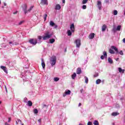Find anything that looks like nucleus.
<instances>
[{
	"label": "nucleus",
	"mask_w": 125,
	"mask_h": 125,
	"mask_svg": "<svg viewBox=\"0 0 125 125\" xmlns=\"http://www.w3.org/2000/svg\"><path fill=\"white\" fill-rule=\"evenodd\" d=\"M54 25H55V23L53 21H50V26H51V27H53Z\"/></svg>",
	"instance_id": "obj_23"
},
{
	"label": "nucleus",
	"mask_w": 125,
	"mask_h": 125,
	"mask_svg": "<svg viewBox=\"0 0 125 125\" xmlns=\"http://www.w3.org/2000/svg\"><path fill=\"white\" fill-rule=\"evenodd\" d=\"M41 4L48 5V2L47 0H41Z\"/></svg>",
	"instance_id": "obj_8"
},
{
	"label": "nucleus",
	"mask_w": 125,
	"mask_h": 125,
	"mask_svg": "<svg viewBox=\"0 0 125 125\" xmlns=\"http://www.w3.org/2000/svg\"><path fill=\"white\" fill-rule=\"evenodd\" d=\"M116 61H119V58H117L115 59Z\"/></svg>",
	"instance_id": "obj_51"
},
{
	"label": "nucleus",
	"mask_w": 125,
	"mask_h": 125,
	"mask_svg": "<svg viewBox=\"0 0 125 125\" xmlns=\"http://www.w3.org/2000/svg\"><path fill=\"white\" fill-rule=\"evenodd\" d=\"M34 114H38L39 113V111H38V109H34Z\"/></svg>",
	"instance_id": "obj_35"
},
{
	"label": "nucleus",
	"mask_w": 125,
	"mask_h": 125,
	"mask_svg": "<svg viewBox=\"0 0 125 125\" xmlns=\"http://www.w3.org/2000/svg\"><path fill=\"white\" fill-rule=\"evenodd\" d=\"M97 6L100 10H101V7L102 6V3H101V1H98L97 2Z\"/></svg>",
	"instance_id": "obj_9"
},
{
	"label": "nucleus",
	"mask_w": 125,
	"mask_h": 125,
	"mask_svg": "<svg viewBox=\"0 0 125 125\" xmlns=\"http://www.w3.org/2000/svg\"><path fill=\"white\" fill-rule=\"evenodd\" d=\"M14 14H17V11L14 12Z\"/></svg>",
	"instance_id": "obj_54"
},
{
	"label": "nucleus",
	"mask_w": 125,
	"mask_h": 125,
	"mask_svg": "<svg viewBox=\"0 0 125 125\" xmlns=\"http://www.w3.org/2000/svg\"><path fill=\"white\" fill-rule=\"evenodd\" d=\"M98 76V74L97 73L94 75V77H95V78H96Z\"/></svg>",
	"instance_id": "obj_44"
},
{
	"label": "nucleus",
	"mask_w": 125,
	"mask_h": 125,
	"mask_svg": "<svg viewBox=\"0 0 125 125\" xmlns=\"http://www.w3.org/2000/svg\"><path fill=\"white\" fill-rule=\"evenodd\" d=\"M54 42H55V39H50V43H53Z\"/></svg>",
	"instance_id": "obj_24"
},
{
	"label": "nucleus",
	"mask_w": 125,
	"mask_h": 125,
	"mask_svg": "<svg viewBox=\"0 0 125 125\" xmlns=\"http://www.w3.org/2000/svg\"><path fill=\"white\" fill-rule=\"evenodd\" d=\"M34 8V6H31L29 9L27 10V12L28 11V12H30V11H31V10H32V9H33V8Z\"/></svg>",
	"instance_id": "obj_31"
},
{
	"label": "nucleus",
	"mask_w": 125,
	"mask_h": 125,
	"mask_svg": "<svg viewBox=\"0 0 125 125\" xmlns=\"http://www.w3.org/2000/svg\"><path fill=\"white\" fill-rule=\"evenodd\" d=\"M113 14L114 15H118V11L116 10L113 11Z\"/></svg>",
	"instance_id": "obj_32"
},
{
	"label": "nucleus",
	"mask_w": 125,
	"mask_h": 125,
	"mask_svg": "<svg viewBox=\"0 0 125 125\" xmlns=\"http://www.w3.org/2000/svg\"><path fill=\"white\" fill-rule=\"evenodd\" d=\"M42 66L43 68V69H44L45 68V63H44V61H43V59H42Z\"/></svg>",
	"instance_id": "obj_16"
},
{
	"label": "nucleus",
	"mask_w": 125,
	"mask_h": 125,
	"mask_svg": "<svg viewBox=\"0 0 125 125\" xmlns=\"http://www.w3.org/2000/svg\"><path fill=\"white\" fill-rule=\"evenodd\" d=\"M76 77H77V74H76V73H74L71 75V77H72V80H75V79H76Z\"/></svg>",
	"instance_id": "obj_20"
},
{
	"label": "nucleus",
	"mask_w": 125,
	"mask_h": 125,
	"mask_svg": "<svg viewBox=\"0 0 125 125\" xmlns=\"http://www.w3.org/2000/svg\"><path fill=\"white\" fill-rule=\"evenodd\" d=\"M108 63H109L110 64H113V60H112L111 58H108Z\"/></svg>",
	"instance_id": "obj_22"
},
{
	"label": "nucleus",
	"mask_w": 125,
	"mask_h": 125,
	"mask_svg": "<svg viewBox=\"0 0 125 125\" xmlns=\"http://www.w3.org/2000/svg\"><path fill=\"white\" fill-rule=\"evenodd\" d=\"M84 79H85V83H88V78H87L86 76H85Z\"/></svg>",
	"instance_id": "obj_25"
},
{
	"label": "nucleus",
	"mask_w": 125,
	"mask_h": 125,
	"mask_svg": "<svg viewBox=\"0 0 125 125\" xmlns=\"http://www.w3.org/2000/svg\"><path fill=\"white\" fill-rule=\"evenodd\" d=\"M52 36H53V33H51L49 31H47L44 33V36L42 37V39L43 41H46V40L50 39Z\"/></svg>",
	"instance_id": "obj_1"
},
{
	"label": "nucleus",
	"mask_w": 125,
	"mask_h": 125,
	"mask_svg": "<svg viewBox=\"0 0 125 125\" xmlns=\"http://www.w3.org/2000/svg\"><path fill=\"white\" fill-rule=\"evenodd\" d=\"M50 63L52 66L53 67L55 64H56V57H52L50 60Z\"/></svg>",
	"instance_id": "obj_3"
},
{
	"label": "nucleus",
	"mask_w": 125,
	"mask_h": 125,
	"mask_svg": "<svg viewBox=\"0 0 125 125\" xmlns=\"http://www.w3.org/2000/svg\"><path fill=\"white\" fill-rule=\"evenodd\" d=\"M70 30L72 33L75 32V25H74V24H72L70 25Z\"/></svg>",
	"instance_id": "obj_12"
},
{
	"label": "nucleus",
	"mask_w": 125,
	"mask_h": 125,
	"mask_svg": "<svg viewBox=\"0 0 125 125\" xmlns=\"http://www.w3.org/2000/svg\"><path fill=\"white\" fill-rule=\"evenodd\" d=\"M16 125H18V122L17 121H16Z\"/></svg>",
	"instance_id": "obj_57"
},
{
	"label": "nucleus",
	"mask_w": 125,
	"mask_h": 125,
	"mask_svg": "<svg viewBox=\"0 0 125 125\" xmlns=\"http://www.w3.org/2000/svg\"><path fill=\"white\" fill-rule=\"evenodd\" d=\"M95 35V34L94 33L90 34L89 36V39H90V40H92V39L94 38Z\"/></svg>",
	"instance_id": "obj_19"
},
{
	"label": "nucleus",
	"mask_w": 125,
	"mask_h": 125,
	"mask_svg": "<svg viewBox=\"0 0 125 125\" xmlns=\"http://www.w3.org/2000/svg\"><path fill=\"white\" fill-rule=\"evenodd\" d=\"M9 44H10L11 46H13V45H14V42H9Z\"/></svg>",
	"instance_id": "obj_33"
},
{
	"label": "nucleus",
	"mask_w": 125,
	"mask_h": 125,
	"mask_svg": "<svg viewBox=\"0 0 125 125\" xmlns=\"http://www.w3.org/2000/svg\"><path fill=\"white\" fill-rule=\"evenodd\" d=\"M4 87H5V90H6V92H7V88H6V86L5 85Z\"/></svg>",
	"instance_id": "obj_46"
},
{
	"label": "nucleus",
	"mask_w": 125,
	"mask_h": 125,
	"mask_svg": "<svg viewBox=\"0 0 125 125\" xmlns=\"http://www.w3.org/2000/svg\"><path fill=\"white\" fill-rule=\"evenodd\" d=\"M118 115H119V113L118 112H113L112 113V116L114 117H116V116H118Z\"/></svg>",
	"instance_id": "obj_26"
},
{
	"label": "nucleus",
	"mask_w": 125,
	"mask_h": 125,
	"mask_svg": "<svg viewBox=\"0 0 125 125\" xmlns=\"http://www.w3.org/2000/svg\"><path fill=\"white\" fill-rule=\"evenodd\" d=\"M62 3H65V0H62Z\"/></svg>",
	"instance_id": "obj_55"
},
{
	"label": "nucleus",
	"mask_w": 125,
	"mask_h": 125,
	"mask_svg": "<svg viewBox=\"0 0 125 125\" xmlns=\"http://www.w3.org/2000/svg\"><path fill=\"white\" fill-rule=\"evenodd\" d=\"M121 27V25H118L116 28L114 27H113V31L114 32L117 31H120Z\"/></svg>",
	"instance_id": "obj_10"
},
{
	"label": "nucleus",
	"mask_w": 125,
	"mask_h": 125,
	"mask_svg": "<svg viewBox=\"0 0 125 125\" xmlns=\"http://www.w3.org/2000/svg\"><path fill=\"white\" fill-rule=\"evenodd\" d=\"M79 125H83L82 124H79Z\"/></svg>",
	"instance_id": "obj_60"
},
{
	"label": "nucleus",
	"mask_w": 125,
	"mask_h": 125,
	"mask_svg": "<svg viewBox=\"0 0 125 125\" xmlns=\"http://www.w3.org/2000/svg\"><path fill=\"white\" fill-rule=\"evenodd\" d=\"M0 103H1V102H0Z\"/></svg>",
	"instance_id": "obj_64"
},
{
	"label": "nucleus",
	"mask_w": 125,
	"mask_h": 125,
	"mask_svg": "<svg viewBox=\"0 0 125 125\" xmlns=\"http://www.w3.org/2000/svg\"><path fill=\"white\" fill-rule=\"evenodd\" d=\"M55 9H56V10H60V9H61V6L60 5V4H57L55 6Z\"/></svg>",
	"instance_id": "obj_13"
},
{
	"label": "nucleus",
	"mask_w": 125,
	"mask_h": 125,
	"mask_svg": "<svg viewBox=\"0 0 125 125\" xmlns=\"http://www.w3.org/2000/svg\"><path fill=\"white\" fill-rule=\"evenodd\" d=\"M124 15H125V11H124Z\"/></svg>",
	"instance_id": "obj_61"
},
{
	"label": "nucleus",
	"mask_w": 125,
	"mask_h": 125,
	"mask_svg": "<svg viewBox=\"0 0 125 125\" xmlns=\"http://www.w3.org/2000/svg\"><path fill=\"white\" fill-rule=\"evenodd\" d=\"M22 9L24 12V14H27V13H28V11H27V4H24L22 6Z\"/></svg>",
	"instance_id": "obj_6"
},
{
	"label": "nucleus",
	"mask_w": 125,
	"mask_h": 125,
	"mask_svg": "<svg viewBox=\"0 0 125 125\" xmlns=\"http://www.w3.org/2000/svg\"><path fill=\"white\" fill-rule=\"evenodd\" d=\"M29 42L33 45H36V44H37V43H38V42L36 39H33L30 40Z\"/></svg>",
	"instance_id": "obj_5"
},
{
	"label": "nucleus",
	"mask_w": 125,
	"mask_h": 125,
	"mask_svg": "<svg viewBox=\"0 0 125 125\" xmlns=\"http://www.w3.org/2000/svg\"><path fill=\"white\" fill-rule=\"evenodd\" d=\"M47 17V15L46 14H45L44 15V20L45 21L46 20V18Z\"/></svg>",
	"instance_id": "obj_36"
},
{
	"label": "nucleus",
	"mask_w": 125,
	"mask_h": 125,
	"mask_svg": "<svg viewBox=\"0 0 125 125\" xmlns=\"http://www.w3.org/2000/svg\"><path fill=\"white\" fill-rule=\"evenodd\" d=\"M105 2H106V3H108L109 2V0H105Z\"/></svg>",
	"instance_id": "obj_45"
},
{
	"label": "nucleus",
	"mask_w": 125,
	"mask_h": 125,
	"mask_svg": "<svg viewBox=\"0 0 125 125\" xmlns=\"http://www.w3.org/2000/svg\"><path fill=\"white\" fill-rule=\"evenodd\" d=\"M42 37L38 36V39L39 40V41H41L42 40Z\"/></svg>",
	"instance_id": "obj_41"
},
{
	"label": "nucleus",
	"mask_w": 125,
	"mask_h": 125,
	"mask_svg": "<svg viewBox=\"0 0 125 125\" xmlns=\"http://www.w3.org/2000/svg\"><path fill=\"white\" fill-rule=\"evenodd\" d=\"M119 54H120V55H124V53L123 52V51H120L119 52Z\"/></svg>",
	"instance_id": "obj_39"
},
{
	"label": "nucleus",
	"mask_w": 125,
	"mask_h": 125,
	"mask_svg": "<svg viewBox=\"0 0 125 125\" xmlns=\"http://www.w3.org/2000/svg\"><path fill=\"white\" fill-rule=\"evenodd\" d=\"M82 8H83V9H86V5H83L82 6Z\"/></svg>",
	"instance_id": "obj_38"
},
{
	"label": "nucleus",
	"mask_w": 125,
	"mask_h": 125,
	"mask_svg": "<svg viewBox=\"0 0 125 125\" xmlns=\"http://www.w3.org/2000/svg\"><path fill=\"white\" fill-rule=\"evenodd\" d=\"M123 42H124V43H125V38H124V39H123Z\"/></svg>",
	"instance_id": "obj_53"
},
{
	"label": "nucleus",
	"mask_w": 125,
	"mask_h": 125,
	"mask_svg": "<svg viewBox=\"0 0 125 125\" xmlns=\"http://www.w3.org/2000/svg\"><path fill=\"white\" fill-rule=\"evenodd\" d=\"M17 121H18V123L20 122L21 124L22 122L21 121V120L20 119H18Z\"/></svg>",
	"instance_id": "obj_43"
},
{
	"label": "nucleus",
	"mask_w": 125,
	"mask_h": 125,
	"mask_svg": "<svg viewBox=\"0 0 125 125\" xmlns=\"http://www.w3.org/2000/svg\"><path fill=\"white\" fill-rule=\"evenodd\" d=\"M11 121V119H10V118H8V123L10 122Z\"/></svg>",
	"instance_id": "obj_47"
},
{
	"label": "nucleus",
	"mask_w": 125,
	"mask_h": 125,
	"mask_svg": "<svg viewBox=\"0 0 125 125\" xmlns=\"http://www.w3.org/2000/svg\"><path fill=\"white\" fill-rule=\"evenodd\" d=\"M76 73L77 75H80V74H82V69H81V68H77Z\"/></svg>",
	"instance_id": "obj_18"
},
{
	"label": "nucleus",
	"mask_w": 125,
	"mask_h": 125,
	"mask_svg": "<svg viewBox=\"0 0 125 125\" xmlns=\"http://www.w3.org/2000/svg\"><path fill=\"white\" fill-rule=\"evenodd\" d=\"M43 106H44V107H46V105L44 104Z\"/></svg>",
	"instance_id": "obj_59"
},
{
	"label": "nucleus",
	"mask_w": 125,
	"mask_h": 125,
	"mask_svg": "<svg viewBox=\"0 0 125 125\" xmlns=\"http://www.w3.org/2000/svg\"><path fill=\"white\" fill-rule=\"evenodd\" d=\"M23 101H24V103L28 102V99H27V98H24Z\"/></svg>",
	"instance_id": "obj_37"
},
{
	"label": "nucleus",
	"mask_w": 125,
	"mask_h": 125,
	"mask_svg": "<svg viewBox=\"0 0 125 125\" xmlns=\"http://www.w3.org/2000/svg\"><path fill=\"white\" fill-rule=\"evenodd\" d=\"M80 91H81V93H83V89H81V90H80Z\"/></svg>",
	"instance_id": "obj_52"
},
{
	"label": "nucleus",
	"mask_w": 125,
	"mask_h": 125,
	"mask_svg": "<svg viewBox=\"0 0 125 125\" xmlns=\"http://www.w3.org/2000/svg\"><path fill=\"white\" fill-rule=\"evenodd\" d=\"M54 29H56L57 28H58V26L57 24H55L54 25Z\"/></svg>",
	"instance_id": "obj_40"
},
{
	"label": "nucleus",
	"mask_w": 125,
	"mask_h": 125,
	"mask_svg": "<svg viewBox=\"0 0 125 125\" xmlns=\"http://www.w3.org/2000/svg\"><path fill=\"white\" fill-rule=\"evenodd\" d=\"M118 69V72H119L120 74H124V73H125V69H123L121 67H119Z\"/></svg>",
	"instance_id": "obj_15"
},
{
	"label": "nucleus",
	"mask_w": 125,
	"mask_h": 125,
	"mask_svg": "<svg viewBox=\"0 0 125 125\" xmlns=\"http://www.w3.org/2000/svg\"><path fill=\"white\" fill-rule=\"evenodd\" d=\"M54 82H58V81H59V78H58L57 77H55L54 78Z\"/></svg>",
	"instance_id": "obj_34"
},
{
	"label": "nucleus",
	"mask_w": 125,
	"mask_h": 125,
	"mask_svg": "<svg viewBox=\"0 0 125 125\" xmlns=\"http://www.w3.org/2000/svg\"><path fill=\"white\" fill-rule=\"evenodd\" d=\"M74 43L76 44V47L79 48L81 46V40L76 39L74 42Z\"/></svg>",
	"instance_id": "obj_4"
},
{
	"label": "nucleus",
	"mask_w": 125,
	"mask_h": 125,
	"mask_svg": "<svg viewBox=\"0 0 125 125\" xmlns=\"http://www.w3.org/2000/svg\"><path fill=\"white\" fill-rule=\"evenodd\" d=\"M103 54H104V56L102 55L101 57V59H102V60H103L104 58H107V52H106V51H104Z\"/></svg>",
	"instance_id": "obj_7"
},
{
	"label": "nucleus",
	"mask_w": 125,
	"mask_h": 125,
	"mask_svg": "<svg viewBox=\"0 0 125 125\" xmlns=\"http://www.w3.org/2000/svg\"><path fill=\"white\" fill-rule=\"evenodd\" d=\"M106 28H107V26L106 25V24L103 25L102 27V32H105V31H106Z\"/></svg>",
	"instance_id": "obj_17"
},
{
	"label": "nucleus",
	"mask_w": 125,
	"mask_h": 125,
	"mask_svg": "<svg viewBox=\"0 0 125 125\" xmlns=\"http://www.w3.org/2000/svg\"><path fill=\"white\" fill-rule=\"evenodd\" d=\"M113 49H114L116 52H119V50L118 48H117V47L115 46H112L111 49H109V53H111V54H114V53H115V51H114Z\"/></svg>",
	"instance_id": "obj_2"
},
{
	"label": "nucleus",
	"mask_w": 125,
	"mask_h": 125,
	"mask_svg": "<svg viewBox=\"0 0 125 125\" xmlns=\"http://www.w3.org/2000/svg\"><path fill=\"white\" fill-rule=\"evenodd\" d=\"M67 35H68V36H69L72 35V32H71V30H68L67 31Z\"/></svg>",
	"instance_id": "obj_28"
},
{
	"label": "nucleus",
	"mask_w": 125,
	"mask_h": 125,
	"mask_svg": "<svg viewBox=\"0 0 125 125\" xmlns=\"http://www.w3.org/2000/svg\"><path fill=\"white\" fill-rule=\"evenodd\" d=\"M79 107H81L82 106V104L80 103L78 105Z\"/></svg>",
	"instance_id": "obj_50"
},
{
	"label": "nucleus",
	"mask_w": 125,
	"mask_h": 125,
	"mask_svg": "<svg viewBox=\"0 0 125 125\" xmlns=\"http://www.w3.org/2000/svg\"><path fill=\"white\" fill-rule=\"evenodd\" d=\"M70 94H71V91H70L69 90H68L67 91H65V94H63V97H65L66 95H70Z\"/></svg>",
	"instance_id": "obj_11"
},
{
	"label": "nucleus",
	"mask_w": 125,
	"mask_h": 125,
	"mask_svg": "<svg viewBox=\"0 0 125 125\" xmlns=\"http://www.w3.org/2000/svg\"><path fill=\"white\" fill-rule=\"evenodd\" d=\"M88 0H83L82 1V4H85L86 3H87Z\"/></svg>",
	"instance_id": "obj_29"
},
{
	"label": "nucleus",
	"mask_w": 125,
	"mask_h": 125,
	"mask_svg": "<svg viewBox=\"0 0 125 125\" xmlns=\"http://www.w3.org/2000/svg\"><path fill=\"white\" fill-rule=\"evenodd\" d=\"M0 68L2 69V70L6 73V74H7V68L4 66H1Z\"/></svg>",
	"instance_id": "obj_14"
},
{
	"label": "nucleus",
	"mask_w": 125,
	"mask_h": 125,
	"mask_svg": "<svg viewBox=\"0 0 125 125\" xmlns=\"http://www.w3.org/2000/svg\"><path fill=\"white\" fill-rule=\"evenodd\" d=\"M0 3H1V2L0 1Z\"/></svg>",
	"instance_id": "obj_62"
},
{
	"label": "nucleus",
	"mask_w": 125,
	"mask_h": 125,
	"mask_svg": "<svg viewBox=\"0 0 125 125\" xmlns=\"http://www.w3.org/2000/svg\"><path fill=\"white\" fill-rule=\"evenodd\" d=\"M21 125H24V124H21Z\"/></svg>",
	"instance_id": "obj_63"
},
{
	"label": "nucleus",
	"mask_w": 125,
	"mask_h": 125,
	"mask_svg": "<svg viewBox=\"0 0 125 125\" xmlns=\"http://www.w3.org/2000/svg\"><path fill=\"white\" fill-rule=\"evenodd\" d=\"M23 23V21H21V22H19V25H21V24H22Z\"/></svg>",
	"instance_id": "obj_49"
},
{
	"label": "nucleus",
	"mask_w": 125,
	"mask_h": 125,
	"mask_svg": "<svg viewBox=\"0 0 125 125\" xmlns=\"http://www.w3.org/2000/svg\"><path fill=\"white\" fill-rule=\"evenodd\" d=\"M92 125V123H91V122H88L87 123V125Z\"/></svg>",
	"instance_id": "obj_42"
},
{
	"label": "nucleus",
	"mask_w": 125,
	"mask_h": 125,
	"mask_svg": "<svg viewBox=\"0 0 125 125\" xmlns=\"http://www.w3.org/2000/svg\"><path fill=\"white\" fill-rule=\"evenodd\" d=\"M4 6H6V3H4Z\"/></svg>",
	"instance_id": "obj_56"
},
{
	"label": "nucleus",
	"mask_w": 125,
	"mask_h": 125,
	"mask_svg": "<svg viewBox=\"0 0 125 125\" xmlns=\"http://www.w3.org/2000/svg\"><path fill=\"white\" fill-rule=\"evenodd\" d=\"M94 125H99V123H98V121L95 120L94 121Z\"/></svg>",
	"instance_id": "obj_30"
},
{
	"label": "nucleus",
	"mask_w": 125,
	"mask_h": 125,
	"mask_svg": "<svg viewBox=\"0 0 125 125\" xmlns=\"http://www.w3.org/2000/svg\"><path fill=\"white\" fill-rule=\"evenodd\" d=\"M15 45H17V43H15Z\"/></svg>",
	"instance_id": "obj_58"
},
{
	"label": "nucleus",
	"mask_w": 125,
	"mask_h": 125,
	"mask_svg": "<svg viewBox=\"0 0 125 125\" xmlns=\"http://www.w3.org/2000/svg\"><path fill=\"white\" fill-rule=\"evenodd\" d=\"M27 105L29 107H31L33 105V103H32V102L31 101H28L27 102Z\"/></svg>",
	"instance_id": "obj_21"
},
{
	"label": "nucleus",
	"mask_w": 125,
	"mask_h": 125,
	"mask_svg": "<svg viewBox=\"0 0 125 125\" xmlns=\"http://www.w3.org/2000/svg\"><path fill=\"white\" fill-rule=\"evenodd\" d=\"M100 83H101V80L100 79H98L96 82V84H99Z\"/></svg>",
	"instance_id": "obj_27"
},
{
	"label": "nucleus",
	"mask_w": 125,
	"mask_h": 125,
	"mask_svg": "<svg viewBox=\"0 0 125 125\" xmlns=\"http://www.w3.org/2000/svg\"><path fill=\"white\" fill-rule=\"evenodd\" d=\"M38 122H39V123H41V122H42V119H39V120H38Z\"/></svg>",
	"instance_id": "obj_48"
}]
</instances>
